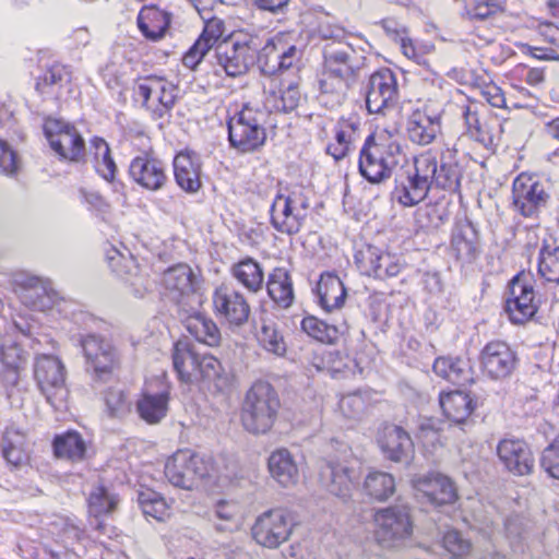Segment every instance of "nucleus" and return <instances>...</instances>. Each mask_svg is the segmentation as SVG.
<instances>
[{"label": "nucleus", "instance_id": "nucleus-1", "mask_svg": "<svg viewBox=\"0 0 559 559\" xmlns=\"http://www.w3.org/2000/svg\"><path fill=\"white\" fill-rule=\"evenodd\" d=\"M173 365L181 382L212 384L217 391H225L231 384V377L222 362L210 354H200L187 341H178L173 348Z\"/></svg>", "mask_w": 559, "mask_h": 559}, {"label": "nucleus", "instance_id": "nucleus-7", "mask_svg": "<svg viewBox=\"0 0 559 559\" xmlns=\"http://www.w3.org/2000/svg\"><path fill=\"white\" fill-rule=\"evenodd\" d=\"M310 203L301 187L294 188L288 194L278 193L271 205V225L288 236L300 231L307 216Z\"/></svg>", "mask_w": 559, "mask_h": 559}, {"label": "nucleus", "instance_id": "nucleus-3", "mask_svg": "<svg viewBox=\"0 0 559 559\" xmlns=\"http://www.w3.org/2000/svg\"><path fill=\"white\" fill-rule=\"evenodd\" d=\"M277 392L266 381H255L246 393L241 423L253 435H263L273 427L280 409Z\"/></svg>", "mask_w": 559, "mask_h": 559}, {"label": "nucleus", "instance_id": "nucleus-14", "mask_svg": "<svg viewBox=\"0 0 559 559\" xmlns=\"http://www.w3.org/2000/svg\"><path fill=\"white\" fill-rule=\"evenodd\" d=\"M366 108L370 114H384L399 102V85L395 73L389 68L374 71L365 85Z\"/></svg>", "mask_w": 559, "mask_h": 559}, {"label": "nucleus", "instance_id": "nucleus-52", "mask_svg": "<svg viewBox=\"0 0 559 559\" xmlns=\"http://www.w3.org/2000/svg\"><path fill=\"white\" fill-rule=\"evenodd\" d=\"M255 63H258L261 72L266 75H273L281 71L280 39H269L260 51L257 49Z\"/></svg>", "mask_w": 559, "mask_h": 559}, {"label": "nucleus", "instance_id": "nucleus-15", "mask_svg": "<svg viewBox=\"0 0 559 559\" xmlns=\"http://www.w3.org/2000/svg\"><path fill=\"white\" fill-rule=\"evenodd\" d=\"M203 459L189 449L179 450L165 464V476L170 484L182 489H192L198 480L207 475Z\"/></svg>", "mask_w": 559, "mask_h": 559}, {"label": "nucleus", "instance_id": "nucleus-59", "mask_svg": "<svg viewBox=\"0 0 559 559\" xmlns=\"http://www.w3.org/2000/svg\"><path fill=\"white\" fill-rule=\"evenodd\" d=\"M104 399L110 416H120L129 409L124 392L120 389H109Z\"/></svg>", "mask_w": 559, "mask_h": 559}, {"label": "nucleus", "instance_id": "nucleus-24", "mask_svg": "<svg viewBox=\"0 0 559 559\" xmlns=\"http://www.w3.org/2000/svg\"><path fill=\"white\" fill-rule=\"evenodd\" d=\"M15 285L21 301L33 310L46 311L57 298V293L36 276L20 275L15 278Z\"/></svg>", "mask_w": 559, "mask_h": 559}, {"label": "nucleus", "instance_id": "nucleus-53", "mask_svg": "<svg viewBox=\"0 0 559 559\" xmlns=\"http://www.w3.org/2000/svg\"><path fill=\"white\" fill-rule=\"evenodd\" d=\"M301 329L309 336L322 342L332 344L338 338V330L316 317H307L301 321Z\"/></svg>", "mask_w": 559, "mask_h": 559}, {"label": "nucleus", "instance_id": "nucleus-56", "mask_svg": "<svg viewBox=\"0 0 559 559\" xmlns=\"http://www.w3.org/2000/svg\"><path fill=\"white\" fill-rule=\"evenodd\" d=\"M503 11L497 0H467L466 12L472 20L484 21Z\"/></svg>", "mask_w": 559, "mask_h": 559}, {"label": "nucleus", "instance_id": "nucleus-19", "mask_svg": "<svg viewBox=\"0 0 559 559\" xmlns=\"http://www.w3.org/2000/svg\"><path fill=\"white\" fill-rule=\"evenodd\" d=\"M213 306L217 316L230 325H243L250 314L245 296L228 285H221L213 294Z\"/></svg>", "mask_w": 559, "mask_h": 559}, {"label": "nucleus", "instance_id": "nucleus-36", "mask_svg": "<svg viewBox=\"0 0 559 559\" xmlns=\"http://www.w3.org/2000/svg\"><path fill=\"white\" fill-rule=\"evenodd\" d=\"M269 472L280 485L289 487L298 481V467L287 449H277L267 460Z\"/></svg>", "mask_w": 559, "mask_h": 559}, {"label": "nucleus", "instance_id": "nucleus-35", "mask_svg": "<svg viewBox=\"0 0 559 559\" xmlns=\"http://www.w3.org/2000/svg\"><path fill=\"white\" fill-rule=\"evenodd\" d=\"M432 370L438 377L457 385L473 382V371L469 362L460 357H438L433 362Z\"/></svg>", "mask_w": 559, "mask_h": 559}, {"label": "nucleus", "instance_id": "nucleus-41", "mask_svg": "<svg viewBox=\"0 0 559 559\" xmlns=\"http://www.w3.org/2000/svg\"><path fill=\"white\" fill-rule=\"evenodd\" d=\"M168 401L169 393L166 390L154 394L144 393L136 402V409L140 417L147 424H158L167 415Z\"/></svg>", "mask_w": 559, "mask_h": 559}, {"label": "nucleus", "instance_id": "nucleus-22", "mask_svg": "<svg viewBox=\"0 0 559 559\" xmlns=\"http://www.w3.org/2000/svg\"><path fill=\"white\" fill-rule=\"evenodd\" d=\"M535 292L532 285L525 284L520 275L510 282V297L506 301V311L515 324H523L537 312Z\"/></svg>", "mask_w": 559, "mask_h": 559}, {"label": "nucleus", "instance_id": "nucleus-26", "mask_svg": "<svg viewBox=\"0 0 559 559\" xmlns=\"http://www.w3.org/2000/svg\"><path fill=\"white\" fill-rule=\"evenodd\" d=\"M194 306L178 310L181 323L198 342L211 347L218 346L222 340L219 329L211 318L200 312Z\"/></svg>", "mask_w": 559, "mask_h": 559}, {"label": "nucleus", "instance_id": "nucleus-43", "mask_svg": "<svg viewBox=\"0 0 559 559\" xmlns=\"http://www.w3.org/2000/svg\"><path fill=\"white\" fill-rule=\"evenodd\" d=\"M52 445L57 457L72 462L82 461L86 453L84 439L79 432L72 430L56 436Z\"/></svg>", "mask_w": 559, "mask_h": 559}, {"label": "nucleus", "instance_id": "nucleus-44", "mask_svg": "<svg viewBox=\"0 0 559 559\" xmlns=\"http://www.w3.org/2000/svg\"><path fill=\"white\" fill-rule=\"evenodd\" d=\"M233 276L249 292H259L264 283L263 269L258 261L246 258L231 267Z\"/></svg>", "mask_w": 559, "mask_h": 559}, {"label": "nucleus", "instance_id": "nucleus-63", "mask_svg": "<svg viewBox=\"0 0 559 559\" xmlns=\"http://www.w3.org/2000/svg\"><path fill=\"white\" fill-rule=\"evenodd\" d=\"M17 158L14 151L4 142L0 141V171L12 176L17 170Z\"/></svg>", "mask_w": 559, "mask_h": 559}, {"label": "nucleus", "instance_id": "nucleus-48", "mask_svg": "<svg viewBox=\"0 0 559 559\" xmlns=\"http://www.w3.org/2000/svg\"><path fill=\"white\" fill-rule=\"evenodd\" d=\"M395 487L394 477L385 472H371L364 483L366 493L378 501L388 500L395 492Z\"/></svg>", "mask_w": 559, "mask_h": 559}, {"label": "nucleus", "instance_id": "nucleus-10", "mask_svg": "<svg viewBox=\"0 0 559 559\" xmlns=\"http://www.w3.org/2000/svg\"><path fill=\"white\" fill-rule=\"evenodd\" d=\"M376 539L384 548L399 546L413 532L409 509L406 504H395L380 509L374 514Z\"/></svg>", "mask_w": 559, "mask_h": 559}, {"label": "nucleus", "instance_id": "nucleus-58", "mask_svg": "<svg viewBox=\"0 0 559 559\" xmlns=\"http://www.w3.org/2000/svg\"><path fill=\"white\" fill-rule=\"evenodd\" d=\"M540 465L549 476L559 479V440L543 451Z\"/></svg>", "mask_w": 559, "mask_h": 559}, {"label": "nucleus", "instance_id": "nucleus-13", "mask_svg": "<svg viewBox=\"0 0 559 559\" xmlns=\"http://www.w3.org/2000/svg\"><path fill=\"white\" fill-rule=\"evenodd\" d=\"M86 371L94 378L104 380L119 366L120 356L116 347L106 338L87 334L81 338Z\"/></svg>", "mask_w": 559, "mask_h": 559}, {"label": "nucleus", "instance_id": "nucleus-45", "mask_svg": "<svg viewBox=\"0 0 559 559\" xmlns=\"http://www.w3.org/2000/svg\"><path fill=\"white\" fill-rule=\"evenodd\" d=\"M87 502L90 515L98 520L116 511L119 498L104 486H98L90 492Z\"/></svg>", "mask_w": 559, "mask_h": 559}, {"label": "nucleus", "instance_id": "nucleus-60", "mask_svg": "<svg viewBox=\"0 0 559 559\" xmlns=\"http://www.w3.org/2000/svg\"><path fill=\"white\" fill-rule=\"evenodd\" d=\"M471 543L464 539L460 532L448 531L443 536V548L451 555H467L471 550Z\"/></svg>", "mask_w": 559, "mask_h": 559}, {"label": "nucleus", "instance_id": "nucleus-4", "mask_svg": "<svg viewBox=\"0 0 559 559\" xmlns=\"http://www.w3.org/2000/svg\"><path fill=\"white\" fill-rule=\"evenodd\" d=\"M436 169V157L421 154L394 175L392 197L403 206H414L424 201L431 189V175Z\"/></svg>", "mask_w": 559, "mask_h": 559}, {"label": "nucleus", "instance_id": "nucleus-16", "mask_svg": "<svg viewBox=\"0 0 559 559\" xmlns=\"http://www.w3.org/2000/svg\"><path fill=\"white\" fill-rule=\"evenodd\" d=\"M43 128L50 147L61 158L71 162L83 158L85 142L75 127L60 119L47 118Z\"/></svg>", "mask_w": 559, "mask_h": 559}, {"label": "nucleus", "instance_id": "nucleus-55", "mask_svg": "<svg viewBox=\"0 0 559 559\" xmlns=\"http://www.w3.org/2000/svg\"><path fill=\"white\" fill-rule=\"evenodd\" d=\"M139 502L145 515L163 521L168 515V507L164 498L158 493L140 492Z\"/></svg>", "mask_w": 559, "mask_h": 559}, {"label": "nucleus", "instance_id": "nucleus-23", "mask_svg": "<svg viewBox=\"0 0 559 559\" xmlns=\"http://www.w3.org/2000/svg\"><path fill=\"white\" fill-rule=\"evenodd\" d=\"M378 444L383 455L396 463L407 461L413 452V441L401 426L385 423L378 431Z\"/></svg>", "mask_w": 559, "mask_h": 559}, {"label": "nucleus", "instance_id": "nucleus-25", "mask_svg": "<svg viewBox=\"0 0 559 559\" xmlns=\"http://www.w3.org/2000/svg\"><path fill=\"white\" fill-rule=\"evenodd\" d=\"M129 175L135 183L150 191L160 190L168 178L164 163L146 153L131 160Z\"/></svg>", "mask_w": 559, "mask_h": 559}, {"label": "nucleus", "instance_id": "nucleus-5", "mask_svg": "<svg viewBox=\"0 0 559 559\" xmlns=\"http://www.w3.org/2000/svg\"><path fill=\"white\" fill-rule=\"evenodd\" d=\"M267 112L260 108L245 105L228 120V140L230 145L241 153L255 151L266 139L264 124Z\"/></svg>", "mask_w": 559, "mask_h": 559}, {"label": "nucleus", "instance_id": "nucleus-37", "mask_svg": "<svg viewBox=\"0 0 559 559\" xmlns=\"http://www.w3.org/2000/svg\"><path fill=\"white\" fill-rule=\"evenodd\" d=\"M267 294L281 308H289L295 299L293 281L285 267H275L267 277Z\"/></svg>", "mask_w": 559, "mask_h": 559}, {"label": "nucleus", "instance_id": "nucleus-64", "mask_svg": "<svg viewBox=\"0 0 559 559\" xmlns=\"http://www.w3.org/2000/svg\"><path fill=\"white\" fill-rule=\"evenodd\" d=\"M301 58V52L296 46H286L282 39H280V63L281 71L293 68Z\"/></svg>", "mask_w": 559, "mask_h": 559}, {"label": "nucleus", "instance_id": "nucleus-6", "mask_svg": "<svg viewBox=\"0 0 559 559\" xmlns=\"http://www.w3.org/2000/svg\"><path fill=\"white\" fill-rule=\"evenodd\" d=\"M34 378L47 403L56 411L68 409L69 390L66 384V367L52 355H39L34 362Z\"/></svg>", "mask_w": 559, "mask_h": 559}, {"label": "nucleus", "instance_id": "nucleus-21", "mask_svg": "<svg viewBox=\"0 0 559 559\" xmlns=\"http://www.w3.org/2000/svg\"><path fill=\"white\" fill-rule=\"evenodd\" d=\"M355 263L361 274L379 280L394 277L402 270L399 259L373 246L359 250L355 254Z\"/></svg>", "mask_w": 559, "mask_h": 559}, {"label": "nucleus", "instance_id": "nucleus-8", "mask_svg": "<svg viewBox=\"0 0 559 559\" xmlns=\"http://www.w3.org/2000/svg\"><path fill=\"white\" fill-rule=\"evenodd\" d=\"M296 526L297 522L288 510L274 508L255 518L251 537L257 545L275 550L290 539Z\"/></svg>", "mask_w": 559, "mask_h": 559}, {"label": "nucleus", "instance_id": "nucleus-9", "mask_svg": "<svg viewBox=\"0 0 559 559\" xmlns=\"http://www.w3.org/2000/svg\"><path fill=\"white\" fill-rule=\"evenodd\" d=\"M550 201V186L536 175L522 173L512 183V206L523 217H535Z\"/></svg>", "mask_w": 559, "mask_h": 559}, {"label": "nucleus", "instance_id": "nucleus-29", "mask_svg": "<svg viewBox=\"0 0 559 559\" xmlns=\"http://www.w3.org/2000/svg\"><path fill=\"white\" fill-rule=\"evenodd\" d=\"M441 131V116L431 112L427 107L414 110L407 119V138L414 144L421 146L433 142Z\"/></svg>", "mask_w": 559, "mask_h": 559}, {"label": "nucleus", "instance_id": "nucleus-40", "mask_svg": "<svg viewBox=\"0 0 559 559\" xmlns=\"http://www.w3.org/2000/svg\"><path fill=\"white\" fill-rule=\"evenodd\" d=\"M317 293L319 304L326 312L341 308L346 298V289L342 281L331 274L321 276L317 285Z\"/></svg>", "mask_w": 559, "mask_h": 559}, {"label": "nucleus", "instance_id": "nucleus-42", "mask_svg": "<svg viewBox=\"0 0 559 559\" xmlns=\"http://www.w3.org/2000/svg\"><path fill=\"white\" fill-rule=\"evenodd\" d=\"M169 24V15L155 7L144 8L138 15L140 31L146 38L153 40L163 37Z\"/></svg>", "mask_w": 559, "mask_h": 559}, {"label": "nucleus", "instance_id": "nucleus-54", "mask_svg": "<svg viewBox=\"0 0 559 559\" xmlns=\"http://www.w3.org/2000/svg\"><path fill=\"white\" fill-rule=\"evenodd\" d=\"M68 75L64 66L60 63L51 64L43 75L37 78L35 88L43 96H50L55 93V87Z\"/></svg>", "mask_w": 559, "mask_h": 559}, {"label": "nucleus", "instance_id": "nucleus-61", "mask_svg": "<svg viewBox=\"0 0 559 559\" xmlns=\"http://www.w3.org/2000/svg\"><path fill=\"white\" fill-rule=\"evenodd\" d=\"M235 513L225 502H219L214 511L212 522L217 532L231 531L235 524Z\"/></svg>", "mask_w": 559, "mask_h": 559}, {"label": "nucleus", "instance_id": "nucleus-11", "mask_svg": "<svg viewBox=\"0 0 559 559\" xmlns=\"http://www.w3.org/2000/svg\"><path fill=\"white\" fill-rule=\"evenodd\" d=\"M365 53L364 48L357 49L348 41L326 43L322 48L323 70L357 82L366 67Z\"/></svg>", "mask_w": 559, "mask_h": 559}, {"label": "nucleus", "instance_id": "nucleus-50", "mask_svg": "<svg viewBox=\"0 0 559 559\" xmlns=\"http://www.w3.org/2000/svg\"><path fill=\"white\" fill-rule=\"evenodd\" d=\"M257 338L260 345L272 354L283 356L286 353L284 337L277 330L276 324L271 320H261V328L257 333Z\"/></svg>", "mask_w": 559, "mask_h": 559}, {"label": "nucleus", "instance_id": "nucleus-38", "mask_svg": "<svg viewBox=\"0 0 559 559\" xmlns=\"http://www.w3.org/2000/svg\"><path fill=\"white\" fill-rule=\"evenodd\" d=\"M356 84V81L345 76L326 73L323 70L319 81L321 100L330 107H336L346 99L348 91Z\"/></svg>", "mask_w": 559, "mask_h": 559}, {"label": "nucleus", "instance_id": "nucleus-34", "mask_svg": "<svg viewBox=\"0 0 559 559\" xmlns=\"http://www.w3.org/2000/svg\"><path fill=\"white\" fill-rule=\"evenodd\" d=\"M439 403L447 419L455 425H463L476 408V401L461 390L440 393Z\"/></svg>", "mask_w": 559, "mask_h": 559}, {"label": "nucleus", "instance_id": "nucleus-57", "mask_svg": "<svg viewBox=\"0 0 559 559\" xmlns=\"http://www.w3.org/2000/svg\"><path fill=\"white\" fill-rule=\"evenodd\" d=\"M159 87L156 94V98L160 105L159 108L155 110V114L162 118L166 112H168L173 106L175 105L177 94L176 86L162 78H158Z\"/></svg>", "mask_w": 559, "mask_h": 559}, {"label": "nucleus", "instance_id": "nucleus-28", "mask_svg": "<svg viewBox=\"0 0 559 559\" xmlns=\"http://www.w3.org/2000/svg\"><path fill=\"white\" fill-rule=\"evenodd\" d=\"M497 453L510 473L519 476L532 473L534 459L528 445L523 440L503 439L497 447Z\"/></svg>", "mask_w": 559, "mask_h": 559}, {"label": "nucleus", "instance_id": "nucleus-20", "mask_svg": "<svg viewBox=\"0 0 559 559\" xmlns=\"http://www.w3.org/2000/svg\"><path fill=\"white\" fill-rule=\"evenodd\" d=\"M480 364L489 378L502 380L515 369L516 356L506 342L492 341L481 349Z\"/></svg>", "mask_w": 559, "mask_h": 559}, {"label": "nucleus", "instance_id": "nucleus-32", "mask_svg": "<svg viewBox=\"0 0 559 559\" xmlns=\"http://www.w3.org/2000/svg\"><path fill=\"white\" fill-rule=\"evenodd\" d=\"M1 451L8 464L21 467L28 463L32 451L26 432L14 427H8L1 440Z\"/></svg>", "mask_w": 559, "mask_h": 559}, {"label": "nucleus", "instance_id": "nucleus-18", "mask_svg": "<svg viewBox=\"0 0 559 559\" xmlns=\"http://www.w3.org/2000/svg\"><path fill=\"white\" fill-rule=\"evenodd\" d=\"M320 481L333 496L347 500L358 481V472L346 461L326 460L320 466Z\"/></svg>", "mask_w": 559, "mask_h": 559}, {"label": "nucleus", "instance_id": "nucleus-27", "mask_svg": "<svg viewBox=\"0 0 559 559\" xmlns=\"http://www.w3.org/2000/svg\"><path fill=\"white\" fill-rule=\"evenodd\" d=\"M418 497L432 504H449L456 499V489L452 480L439 473L421 475L413 479Z\"/></svg>", "mask_w": 559, "mask_h": 559}, {"label": "nucleus", "instance_id": "nucleus-47", "mask_svg": "<svg viewBox=\"0 0 559 559\" xmlns=\"http://www.w3.org/2000/svg\"><path fill=\"white\" fill-rule=\"evenodd\" d=\"M356 124L345 119L337 121L335 127V141L336 143L329 144L326 153L335 160H341L350 151V145L355 140Z\"/></svg>", "mask_w": 559, "mask_h": 559}, {"label": "nucleus", "instance_id": "nucleus-2", "mask_svg": "<svg viewBox=\"0 0 559 559\" xmlns=\"http://www.w3.org/2000/svg\"><path fill=\"white\" fill-rule=\"evenodd\" d=\"M408 165V158L396 141L369 135L359 152V174L370 183H381Z\"/></svg>", "mask_w": 559, "mask_h": 559}, {"label": "nucleus", "instance_id": "nucleus-17", "mask_svg": "<svg viewBox=\"0 0 559 559\" xmlns=\"http://www.w3.org/2000/svg\"><path fill=\"white\" fill-rule=\"evenodd\" d=\"M214 58L228 76L237 78L255 63L257 48L246 41L222 40L215 46Z\"/></svg>", "mask_w": 559, "mask_h": 559}, {"label": "nucleus", "instance_id": "nucleus-62", "mask_svg": "<svg viewBox=\"0 0 559 559\" xmlns=\"http://www.w3.org/2000/svg\"><path fill=\"white\" fill-rule=\"evenodd\" d=\"M300 99V93L296 86L289 85L286 90L280 92V97L275 103V108L285 112L297 108Z\"/></svg>", "mask_w": 559, "mask_h": 559}, {"label": "nucleus", "instance_id": "nucleus-46", "mask_svg": "<svg viewBox=\"0 0 559 559\" xmlns=\"http://www.w3.org/2000/svg\"><path fill=\"white\" fill-rule=\"evenodd\" d=\"M538 274L546 282L559 285V245L544 241L538 254Z\"/></svg>", "mask_w": 559, "mask_h": 559}, {"label": "nucleus", "instance_id": "nucleus-51", "mask_svg": "<svg viewBox=\"0 0 559 559\" xmlns=\"http://www.w3.org/2000/svg\"><path fill=\"white\" fill-rule=\"evenodd\" d=\"M95 148V169L107 181H112L117 171V166L111 157L108 143L102 138L92 140Z\"/></svg>", "mask_w": 559, "mask_h": 559}, {"label": "nucleus", "instance_id": "nucleus-39", "mask_svg": "<svg viewBox=\"0 0 559 559\" xmlns=\"http://www.w3.org/2000/svg\"><path fill=\"white\" fill-rule=\"evenodd\" d=\"M174 174L178 186L187 192H197L201 187L200 165L189 153H179L174 158Z\"/></svg>", "mask_w": 559, "mask_h": 559}, {"label": "nucleus", "instance_id": "nucleus-30", "mask_svg": "<svg viewBox=\"0 0 559 559\" xmlns=\"http://www.w3.org/2000/svg\"><path fill=\"white\" fill-rule=\"evenodd\" d=\"M224 35V23L218 19H212L206 22L202 34L190 47L182 58L183 64L194 70L202 59L221 43Z\"/></svg>", "mask_w": 559, "mask_h": 559}, {"label": "nucleus", "instance_id": "nucleus-33", "mask_svg": "<svg viewBox=\"0 0 559 559\" xmlns=\"http://www.w3.org/2000/svg\"><path fill=\"white\" fill-rule=\"evenodd\" d=\"M456 150L447 147L441 153L440 164L436 159V169L432 171L431 187L442 190L456 191L460 187L462 169L455 158Z\"/></svg>", "mask_w": 559, "mask_h": 559}, {"label": "nucleus", "instance_id": "nucleus-49", "mask_svg": "<svg viewBox=\"0 0 559 559\" xmlns=\"http://www.w3.org/2000/svg\"><path fill=\"white\" fill-rule=\"evenodd\" d=\"M118 255V261H116V258L115 257H109V260H110V264L111 266L115 269V271L122 276V271L117 269L120 264V262L123 260L124 261V267L128 266V264H130V267H129V276H127L124 280L126 282L128 283V285L131 287L132 289V294L136 297V298H142L144 297V295L151 289L152 287V284L150 282V280L141 274H139V270H138V266L135 265L134 261L132 259H124L122 255H120L117 251H115Z\"/></svg>", "mask_w": 559, "mask_h": 559}, {"label": "nucleus", "instance_id": "nucleus-12", "mask_svg": "<svg viewBox=\"0 0 559 559\" xmlns=\"http://www.w3.org/2000/svg\"><path fill=\"white\" fill-rule=\"evenodd\" d=\"M163 285L168 297L178 305V310L201 304V296L198 293L201 289L202 277L186 263L168 267L163 274Z\"/></svg>", "mask_w": 559, "mask_h": 559}, {"label": "nucleus", "instance_id": "nucleus-31", "mask_svg": "<svg viewBox=\"0 0 559 559\" xmlns=\"http://www.w3.org/2000/svg\"><path fill=\"white\" fill-rule=\"evenodd\" d=\"M451 250L455 258L464 263L474 262L480 252L479 235L475 226L468 222L455 225L451 237Z\"/></svg>", "mask_w": 559, "mask_h": 559}]
</instances>
